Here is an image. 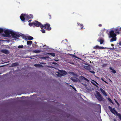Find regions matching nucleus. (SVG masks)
I'll return each mask as SVG.
<instances>
[{
  "label": "nucleus",
  "mask_w": 121,
  "mask_h": 121,
  "mask_svg": "<svg viewBox=\"0 0 121 121\" xmlns=\"http://www.w3.org/2000/svg\"><path fill=\"white\" fill-rule=\"evenodd\" d=\"M111 70V72L113 73H116V71L113 69V68L112 67H110L109 68Z\"/></svg>",
  "instance_id": "2eb2a0df"
},
{
  "label": "nucleus",
  "mask_w": 121,
  "mask_h": 121,
  "mask_svg": "<svg viewBox=\"0 0 121 121\" xmlns=\"http://www.w3.org/2000/svg\"><path fill=\"white\" fill-rule=\"evenodd\" d=\"M69 55L70 56H72L73 57H75L77 58H78L76 56L74 55H73L71 54H69Z\"/></svg>",
  "instance_id": "412c9836"
},
{
  "label": "nucleus",
  "mask_w": 121,
  "mask_h": 121,
  "mask_svg": "<svg viewBox=\"0 0 121 121\" xmlns=\"http://www.w3.org/2000/svg\"><path fill=\"white\" fill-rule=\"evenodd\" d=\"M33 24V22L32 23H29V25L30 26H32Z\"/></svg>",
  "instance_id": "2f4dec72"
},
{
  "label": "nucleus",
  "mask_w": 121,
  "mask_h": 121,
  "mask_svg": "<svg viewBox=\"0 0 121 121\" xmlns=\"http://www.w3.org/2000/svg\"><path fill=\"white\" fill-rule=\"evenodd\" d=\"M33 52L36 53H39L41 52L40 50H34Z\"/></svg>",
  "instance_id": "f3484780"
},
{
  "label": "nucleus",
  "mask_w": 121,
  "mask_h": 121,
  "mask_svg": "<svg viewBox=\"0 0 121 121\" xmlns=\"http://www.w3.org/2000/svg\"><path fill=\"white\" fill-rule=\"evenodd\" d=\"M120 30H121V28H120Z\"/></svg>",
  "instance_id": "603ef678"
},
{
  "label": "nucleus",
  "mask_w": 121,
  "mask_h": 121,
  "mask_svg": "<svg viewBox=\"0 0 121 121\" xmlns=\"http://www.w3.org/2000/svg\"><path fill=\"white\" fill-rule=\"evenodd\" d=\"M99 46L98 45H96L93 47V48L95 49H99Z\"/></svg>",
  "instance_id": "4be33fe9"
},
{
  "label": "nucleus",
  "mask_w": 121,
  "mask_h": 121,
  "mask_svg": "<svg viewBox=\"0 0 121 121\" xmlns=\"http://www.w3.org/2000/svg\"><path fill=\"white\" fill-rule=\"evenodd\" d=\"M30 58H31V57H30Z\"/></svg>",
  "instance_id": "5fc2aeb1"
},
{
  "label": "nucleus",
  "mask_w": 121,
  "mask_h": 121,
  "mask_svg": "<svg viewBox=\"0 0 121 121\" xmlns=\"http://www.w3.org/2000/svg\"><path fill=\"white\" fill-rule=\"evenodd\" d=\"M113 29L114 30L116 34L117 33L118 34H119V31L120 30H121L120 28H117L114 29Z\"/></svg>",
  "instance_id": "9b49d317"
},
{
  "label": "nucleus",
  "mask_w": 121,
  "mask_h": 121,
  "mask_svg": "<svg viewBox=\"0 0 121 121\" xmlns=\"http://www.w3.org/2000/svg\"><path fill=\"white\" fill-rule=\"evenodd\" d=\"M33 24L36 26H40L41 29L43 28V26L40 22H39L37 21H35L33 22Z\"/></svg>",
  "instance_id": "0eeeda50"
},
{
  "label": "nucleus",
  "mask_w": 121,
  "mask_h": 121,
  "mask_svg": "<svg viewBox=\"0 0 121 121\" xmlns=\"http://www.w3.org/2000/svg\"><path fill=\"white\" fill-rule=\"evenodd\" d=\"M108 99L109 100L110 102L112 103V100L111 99H110L109 98H108Z\"/></svg>",
  "instance_id": "72a5a7b5"
},
{
  "label": "nucleus",
  "mask_w": 121,
  "mask_h": 121,
  "mask_svg": "<svg viewBox=\"0 0 121 121\" xmlns=\"http://www.w3.org/2000/svg\"><path fill=\"white\" fill-rule=\"evenodd\" d=\"M84 68L90 70V67L89 66H84Z\"/></svg>",
  "instance_id": "6ab92c4d"
},
{
  "label": "nucleus",
  "mask_w": 121,
  "mask_h": 121,
  "mask_svg": "<svg viewBox=\"0 0 121 121\" xmlns=\"http://www.w3.org/2000/svg\"><path fill=\"white\" fill-rule=\"evenodd\" d=\"M106 65H103V66H106Z\"/></svg>",
  "instance_id": "de8ad7c7"
},
{
  "label": "nucleus",
  "mask_w": 121,
  "mask_h": 121,
  "mask_svg": "<svg viewBox=\"0 0 121 121\" xmlns=\"http://www.w3.org/2000/svg\"><path fill=\"white\" fill-rule=\"evenodd\" d=\"M119 45H121V41L120 42V43H119Z\"/></svg>",
  "instance_id": "ea45409f"
},
{
  "label": "nucleus",
  "mask_w": 121,
  "mask_h": 121,
  "mask_svg": "<svg viewBox=\"0 0 121 121\" xmlns=\"http://www.w3.org/2000/svg\"><path fill=\"white\" fill-rule=\"evenodd\" d=\"M99 90L103 95L105 96H107L106 93L103 89L101 88H100L99 89Z\"/></svg>",
  "instance_id": "f8f14e48"
},
{
  "label": "nucleus",
  "mask_w": 121,
  "mask_h": 121,
  "mask_svg": "<svg viewBox=\"0 0 121 121\" xmlns=\"http://www.w3.org/2000/svg\"><path fill=\"white\" fill-rule=\"evenodd\" d=\"M97 41L98 42H100V44H103V43L104 41V40L102 38H99L97 40Z\"/></svg>",
  "instance_id": "9d476101"
},
{
  "label": "nucleus",
  "mask_w": 121,
  "mask_h": 121,
  "mask_svg": "<svg viewBox=\"0 0 121 121\" xmlns=\"http://www.w3.org/2000/svg\"><path fill=\"white\" fill-rule=\"evenodd\" d=\"M27 37V38H26V39H25V40H32L33 38V37H32L31 36H29Z\"/></svg>",
  "instance_id": "dca6fc26"
},
{
  "label": "nucleus",
  "mask_w": 121,
  "mask_h": 121,
  "mask_svg": "<svg viewBox=\"0 0 121 121\" xmlns=\"http://www.w3.org/2000/svg\"><path fill=\"white\" fill-rule=\"evenodd\" d=\"M78 25H80V26H82L83 25L82 24H80L79 23H78Z\"/></svg>",
  "instance_id": "e433bc0d"
},
{
  "label": "nucleus",
  "mask_w": 121,
  "mask_h": 121,
  "mask_svg": "<svg viewBox=\"0 0 121 121\" xmlns=\"http://www.w3.org/2000/svg\"><path fill=\"white\" fill-rule=\"evenodd\" d=\"M95 86L96 87H98V86L96 85V84H95Z\"/></svg>",
  "instance_id": "79ce46f5"
},
{
  "label": "nucleus",
  "mask_w": 121,
  "mask_h": 121,
  "mask_svg": "<svg viewBox=\"0 0 121 121\" xmlns=\"http://www.w3.org/2000/svg\"><path fill=\"white\" fill-rule=\"evenodd\" d=\"M90 71L91 73H93V74H95V72L94 71Z\"/></svg>",
  "instance_id": "f704fd0d"
},
{
  "label": "nucleus",
  "mask_w": 121,
  "mask_h": 121,
  "mask_svg": "<svg viewBox=\"0 0 121 121\" xmlns=\"http://www.w3.org/2000/svg\"><path fill=\"white\" fill-rule=\"evenodd\" d=\"M96 98L100 101H102L104 100V98L102 96L101 94L97 91L96 92Z\"/></svg>",
  "instance_id": "39448f33"
},
{
  "label": "nucleus",
  "mask_w": 121,
  "mask_h": 121,
  "mask_svg": "<svg viewBox=\"0 0 121 121\" xmlns=\"http://www.w3.org/2000/svg\"><path fill=\"white\" fill-rule=\"evenodd\" d=\"M35 66L36 67H40L41 65L39 64H35Z\"/></svg>",
  "instance_id": "c85d7f7f"
},
{
  "label": "nucleus",
  "mask_w": 121,
  "mask_h": 121,
  "mask_svg": "<svg viewBox=\"0 0 121 121\" xmlns=\"http://www.w3.org/2000/svg\"><path fill=\"white\" fill-rule=\"evenodd\" d=\"M31 21V20H30L28 21V22H30Z\"/></svg>",
  "instance_id": "a18cd8bd"
},
{
  "label": "nucleus",
  "mask_w": 121,
  "mask_h": 121,
  "mask_svg": "<svg viewBox=\"0 0 121 121\" xmlns=\"http://www.w3.org/2000/svg\"><path fill=\"white\" fill-rule=\"evenodd\" d=\"M70 86H71V85H70Z\"/></svg>",
  "instance_id": "6e6d98bb"
},
{
  "label": "nucleus",
  "mask_w": 121,
  "mask_h": 121,
  "mask_svg": "<svg viewBox=\"0 0 121 121\" xmlns=\"http://www.w3.org/2000/svg\"><path fill=\"white\" fill-rule=\"evenodd\" d=\"M109 37V38H112L111 39L110 41L111 42L115 41L116 40V35L113 29H111L109 31L108 33Z\"/></svg>",
  "instance_id": "f257e3e1"
},
{
  "label": "nucleus",
  "mask_w": 121,
  "mask_h": 121,
  "mask_svg": "<svg viewBox=\"0 0 121 121\" xmlns=\"http://www.w3.org/2000/svg\"><path fill=\"white\" fill-rule=\"evenodd\" d=\"M17 65V63H13V64H12V66H15L16 65Z\"/></svg>",
  "instance_id": "7c9ffc66"
},
{
  "label": "nucleus",
  "mask_w": 121,
  "mask_h": 121,
  "mask_svg": "<svg viewBox=\"0 0 121 121\" xmlns=\"http://www.w3.org/2000/svg\"><path fill=\"white\" fill-rule=\"evenodd\" d=\"M12 31V30L8 29L5 30L4 31V32L5 34V35L4 36L6 37L10 36L11 35V33Z\"/></svg>",
  "instance_id": "423d86ee"
},
{
  "label": "nucleus",
  "mask_w": 121,
  "mask_h": 121,
  "mask_svg": "<svg viewBox=\"0 0 121 121\" xmlns=\"http://www.w3.org/2000/svg\"><path fill=\"white\" fill-rule=\"evenodd\" d=\"M61 76H64L67 74V72L64 70L61 71Z\"/></svg>",
  "instance_id": "4468645a"
},
{
  "label": "nucleus",
  "mask_w": 121,
  "mask_h": 121,
  "mask_svg": "<svg viewBox=\"0 0 121 121\" xmlns=\"http://www.w3.org/2000/svg\"><path fill=\"white\" fill-rule=\"evenodd\" d=\"M55 60V61H58V60Z\"/></svg>",
  "instance_id": "37998d69"
},
{
  "label": "nucleus",
  "mask_w": 121,
  "mask_h": 121,
  "mask_svg": "<svg viewBox=\"0 0 121 121\" xmlns=\"http://www.w3.org/2000/svg\"><path fill=\"white\" fill-rule=\"evenodd\" d=\"M49 58V56H47V57H41V58L43 59H46V58Z\"/></svg>",
  "instance_id": "5701e85b"
},
{
  "label": "nucleus",
  "mask_w": 121,
  "mask_h": 121,
  "mask_svg": "<svg viewBox=\"0 0 121 121\" xmlns=\"http://www.w3.org/2000/svg\"><path fill=\"white\" fill-rule=\"evenodd\" d=\"M81 26V29H82V28H83V26L82 25V26Z\"/></svg>",
  "instance_id": "58836bf2"
},
{
  "label": "nucleus",
  "mask_w": 121,
  "mask_h": 121,
  "mask_svg": "<svg viewBox=\"0 0 121 121\" xmlns=\"http://www.w3.org/2000/svg\"><path fill=\"white\" fill-rule=\"evenodd\" d=\"M93 84H94V85H95V83H96V84H98V83L96 82L95 81H93V82H91Z\"/></svg>",
  "instance_id": "393cba45"
},
{
  "label": "nucleus",
  "mask_w": 121,
  "mask_h": 121,
  "mask_svg": "<svg viewBox=\"0 0 121 121\" xmlns=\"http://www.w3.org/2000/svg\"><path fill=\"white\" fill-rule=\"evenodd\" d=\"M4 31V30L3 29L0 28V32H2Z\"/></svg>",
  "instance_id": "c756f323"
},
{
  "label": "nucleus",
  "mask_w": 121,
  "mask_h": 121,
  "mask_svg": "<svg viewBox=\"0 0 121 121\" xmlns=\"http://www.w3.org/2000/svg\"><path fill=\"white\" fill-rule=\"evenodd\" d=\"M43 26V27H44L45 29L47 30H51V28L50 27V25L49 24H46L44 25Z\"/></svg>",
  "instance_id": "6e6552de"
},
{
  "label": "nucleus",
  "mask_w": 121,
  "mask_h": 121,
  "mask_svg": "<svg viewBox=\"0 0 121 121\" xmlns=\"http://www.w3.org/2000/svg\"><path fill=\"white\" fill-rule=\"evenodd\" d=\"M2 51H3V52L5 54H7L8 52V51H7L6 50H3Z\"/></svg>",
  "instance_id": "b1692460"
},
{
  "label": "nucleus",
  "mask_w": 121,
  "mask_h": 121,
  "mask_svg": "<svg viewBox=\"0 0 121 121\" xmlns=\"http://www.w3.org/2000/svg\"><path fill=\"white\" fill-rule=\"evenodd\" d=\"M102 26V25L101 24H99V26Z\"/></svg>",
  "instance_id": "a19ab883"
},
{
  "label": "nucleus",
  "mask_w": 121,
  "mask_h": 121,
  "mask_svg": "<svg viewBox=\"0 0 121 121\" xmlns=\"http://www.w3.org/2000/svg\"><path fill=\"white\" fill-rule=\"evenodd\" d=\"M71 79L73 81L75 82L80 81V80L78 79L75 77H71Z\"/></svg>",
  "instance_id": "1a4fd4ad"
},
{
  "label": "nucleus",
  "mask_w": 121,
  "mask_h": 121,
  "mask_svg": "<svg viewBox=\"0 0 121 121\" xmlns=\"http://www.w3.org/2000/svg\"><path fill=\"white\" fill-rule=\"evenodd\" d=\"M32 43V42L30 41H27V44L28 45L30 46Z\"/></svg>",
  "instance_id": "a211bd4d"
},
{
  "label": "nucleus",
  "mask_w": 121,
  "mask_h": 121,
  "mask_svg": "<svg viewBox=\"0 0 121 121\" xmlns=\"http://www.w3.org/2000/svg\"><path fill=\"white\" fill-rule=\"evenodd\" d=\"M105 49V48L99 46V49Z\"/></svg>",
  "instance_id": "cd10ccee"
},
{
  "label": "nucleus",
  "mask_w": 121,
  "mask_h": 121,
  "mask_svg": "<svg viewBox=\"0 0 121 121\" xmlns=\"http://www.w3.org/2000/svg\"><path fill=\"white\" fill-rule=\"evenodd\" d=\"M115 102L117 104H119V103H118L117 102V101H116V100H115Z\"/></svg>",
  "instance_id": "c9c22d12"
},
{
  "label": "nucleus",
  "mask_w": 121,
  "mask_h": 121,
  "mask_svg": "<svg viewBox=\"0 0 121 121\" xmlns=\"http://www.w3.org/2000/svg\"><path fill=\"white\" fill-rule=\"evenodd\" d=\"M79 78V79L81 80H84L87 82H88L89 81L87 79L82 76H80Z\"/></svg>",
  "instance_id": "ddd939ff"
},
{
  "label": "nucleus",
  "mask_w": 121,
  "mask_h": 121,
  "mask_svg": "<svg viewBox=\"0 0 121 121\" xmlns=\"http://www.w3.org/2000/svg\"><path fill=\"white\" fill-rule=\"evenodd\" d=\"M33 16L32 15H27L26 14H22L20 16V18L21 20L23 22L25 21V19L26 20H28L30 18H33Z\"/></svg>",
  "instance_id": "f03ea898"
},
{
  "label": "nucleus",
  "mask_w": 121,
  "mask_h": 121,
  "mask_svg": "<svg viewBox=\"0 0 121 121\" xmlns=\"http://www.w3.org/2000/svg\"><path fill=\"white\" fill-rule=\"evenodd\" d=\"M111 45L112 46H113V44H111Z\"/></svg>",
  "instance_id": "3c124183"
},
{
  "label": "nucleus",
  "mask_w": 121,
  "mask_h": 121,
  "mask_svg": "<svg viewBox=\"0 0 121 121\" xmlns=\"http://www.w3.org/2000/svg\"><path fill=\"white\" fill-rule=\"evenodd\" d=\"M23 46L22 45H19L18 47V48H23Z\"/></svg>",
  "instance_id": "bb28decb"
},
{
  "label": "nucleus",
  "mask_w": 121,
  "mask_h": 121,
  "mask_svg": "<svg viewBox=\"0 0 121 121\" xmlns=\"http://www.w3.org/2000/svg\"><path fill=\"white\" fill-rule=\"evenodd\" d=\"M46 46V48H48V46Z\"/></svg>",
  "instance_id": "09e8293b"
},
{
  "label": "nucleus",
  "mask_w": 121,
  "mask_h": 121,
  "mask_svg": "<svg viewBox=\"0 0 121 121\" xmlns=\"http://www.w3.org/2000/svg\"><path fill=\"white\" fill-rule=\"evenodd\" d=\"M11 35L13 38L15 39L19 37V34L17 32L12 31L11 33Z\"/></svg>",
  "instance_id": "20e7f679"
},
{
  "label": "nucleus",
  "mask_w": 121,
  "mask_h": 121,
  "mask_svg": "<svg viewBox=\"0 0 121 121\" xmlns=\"http://www.w3.org/2000/svg\"><path fill=\"white\" fill-rule=\"evenodd\" d=\"M35 43H36V42H35Z\"/></svg>",
  "instance_id": "864d4df0"
},
{
  "label": "nucleus",
  "mask_w": 121,
  "mask_h": 121,
  "mask_svg": "<svg viewBox=\"0 0 121 121\" xmlns=\"http://www.w3.org/2000/svg\"><path fill=\"white\" fill-rule=\"evenodd\" d=\"M53 64L55 65H56L57 64L55 62H53L52 63Z\"/></svg>",
  "instance_id": "4c0bfd02"
},
{
  "label": "nucleus",
  "mask_w": 121,
  "mask_h": 121,
  "mask_svg": "<svg viewBox=\"0 0 121 121\" xmlns=\"http://www.w3.org/2000/svg\"><path fill=\"white\" fill-rule=\"evenodd\" d=\"M48 54L51 55L52 56L54 57L55 56V54L54 53H47Z\"/></svg>",
  "instance_id": "aec40b11"
},
{
  "label": "nucleus",
  "mask_w": 121,
  "mask_h": 121,
  "mask_svg": "<svg viewBox=\"0 0 121 121\" xmlns=\"http://www.w3.org/2000/svg\"><path fill=\"white\" fill-rule=\"evenodd\" d=\"M101 80L102 81H104V82H106V83H108L106 82L105 81H104V79H103V78H101Z\"/></svg>",
  "instance_id": "473e14b6"
},
{
  "label": "nucleus",
  "mask_w": 121,
  "mask_h": 121,
  "mask_svg": "<svg viewBox=\"0 0 121 121\" xmlns=\"http://www.w3.org/2000/svg\"><path fill=\"white\" fill-rule=\"evenodd\" d=\"M108 108L111 112L112 113L115 115H117L120 118L121 117V115L120 114L118 113L117 112L115 108H112L110 106L108 107Z\"/></svg>",
  "instance_id": "7ed1b4c3"
},
{
  "label": "nucleus",
  "mask_w": 121,
  "mask_h": 121,
  "mask_svg": "<svg viewBox=\"0 0 121 121\" xmlns=\"http://www.w3.org/2000/svg\"><path fill=\"white\" fill-rule=\"evenodd\" d=\"M114 121H117L115 119H114Z\"/></svg>",
  "instance_id": "c03bdc74"
},
{
  "label": "nucleus",
  "mask_w": 121,
  "mask_h": 121,
  "mask_svg": "<svg viewBox=\"0 0 121 121\" xmlns=\"http://www.w3.org/2000/svg\"><path fill=\"white\" fill-rule=\"evenodd\" d=\"M42 29V30H41V32L43 33H45V30L44 29H43V28Z\"/></svg>",
  "instance_id": "a878e982"
},
{
  "label": "nucleus",
  "mask_w": 121,
  "mask_h": 121,
  "mask_svg": "<svg viewBox=\"0 0 121 121\" xmlns=\"http://www.w3.org/2000/svg\"><path fill=\"white\" fill-rule=\"evenodd\" d=\"M45 46H46V45H44L43 46V47H44Z\"/></svg>",
  "instance_id": "49530a36"
},
{
  "label": "nucleus",
  "mask_w": 121,
  "mask_h": 121,
  "mask_svg": "<svg viewBox=\"0 0 121 121\" xmlns=\"http://www.w3.org/2000/svg\"><path fill=\"white\" fill-rule=\"evenodd\" d=\"M73 89L74 90H75V89L74 87H73Z\"/></svg>",
  "instance_id": "8fccbe9b"
}]
</instances>
